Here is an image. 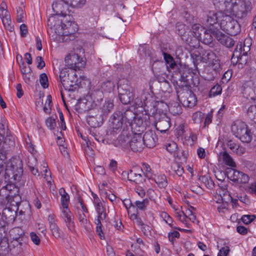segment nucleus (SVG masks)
<instances>
[{
    "instance_id": "f257e3e1",
    "label": "nucleus",
    "mask_w": 256,
    "mask_h": 256,
    "mask_svg": "<svg viewBox=\"0 0 256 256\" xmlns=\"http://www.w3.org/2000/svg\"><path fill=\"white\" fill-rule=\"evenodd\" d=\"M112 128L118 130L122 127L124 128L130 126L134 132L140 133L142 132L146 126V122L144 120H146V116H138L130 109L125 110H116L112 117Z\"/></svg>"
},
{
    "instance_id": "f03ea898",
    "label": "nucleus",
    "mask_w": 256,
    "mask_h": 256,
    "mask_svg": "<svg viewBox=\"0 0 256 256\" xmlns=\"http://www.w3.org/2000/svg\"><path fill=\"white\" fill-rule=\"evenodd\" d=\"M214 5L238 18H244L251 10V3L246 0H212Z\"/></svg>"
},
{
    "instance_id": "7ed1b4c3",
    "label": "nucleus",
    "mask_w": 256,
    "mask_h": 256,
    "mask_svg": "<svg viewBox=\"0 0 256 256\" xmlns=\"http://www.w3.org/2000/svg\"><path fill=\"white\" fill-rule=\"evenodd\" d=\"M23 174V164L19 157H13L8 162L5 169V178L18 182Z\"/></svg>"
},
{
    "instance_id": "20e7f679",
    "label": "nucleus",
    "mask_w": 256,
    "mask_h": 256,
    "mask_svg": "<svg viewBox=\"0 0 256 256\" xmlns=\"http://www.w3.org/2000/svg\"><path fill=\"white\" fill-rule=\"evenodd\" d=\"M10 180L12 179L8 180L4 178V181L7 184L0 189V196L4 198L8 203L12 204L14 202L17 204L20 198L18 194L19 188L16 186L17 182H12Z\"/></svg>"
},
{
    "instance_id": "39448f33",
    "label": "nucleus",
    "mask_w": 256,
    "mask_h": 256,
    "mask_svg": "<svg viewBox=\"0 0 256 256\" xmlns=\"http://www.w3.org/2000/svg\"><path fill=\"white\" fill-rule=\"evenodd\" d=\"M232 132L242 142L248 143L252 140L250 130L245 122L238 120L234 122L231 126Z\"/></svg>"
},
{
    "instance_id": "423d86ee",
    "label": "nucleus",
    "mask_w": 256,
    "mask_h": 256,
    "mask_svg": "<svg viewBox=\"0 0 256 256\" xmlns=\"http://www.w3.org/2000/svg\"><path fill=\"white\" fill-rule=\"evenodd\" d=\"M186 65H180L178 70H174L172 78L179 86H184L182 82L189 83V80H192L194 72L192 70L189 68Z\"/></svg>"
},
{
    "instance_id": "0eeeda50",
    "label": "nucleus",
    "mask_w": 256,
    "mask_h": 256,
    "mask_svg": "<svg viewBox=\"0 0 256 256\" xmlns=\"http://www.w3.org/2000/svg\"><path fill=\"white\" fill-rule=\"evenodd\" d=\"M118 89L120 102L124 104H131V102L134 100V89L128 82L125 80L123 84L118 83Z\"/></svg>"
},
{
    "instance_id": "6e6552de",
    "label": "nucleus",
    "mask_w": 256,
    "mask_h": 256,
    "mask_svg": "<svg viewBox=\"0 0 256 256\" xmlns=\"http://www.w3.org/2000/svg\"><path fill=\"white\" fill-rule=\"evenodd\" d=\"M220 24L221 28L231 36H236L240 32V26L238 21L230 16H224Z\"/></svg>"
},
{
    "instance_id": "1a4fd4ad",
    "label": "nucleus",
    "mask_w": 256,
    "mask_h": 256,
    "mask_svg": "<svg viewBox=\"0 0 256 256\" xmlns=\"http://www.w3.org/2000/svg\"><path fill=\"white\" fill-rule=\"evenodd\" d=\"M184 86L185 90L178 92V98L184 106L191 108L196 104V98L187 88L186 84Z\"/></svg>"
},
{
    "instance_id": "9d476101",
    "label": "nucleus",
    "mask_w": 256,
    "mask_h": 256,
    "mask_svg": "<svg viewBox=\"0 0 256 256\" xmlns=\"http://www.w3.org/2000/svg\"><path fill=\"white\" fill-rule=\"evenodd\" d=\"M97 202L98 200L96 202V204H94L98 214L96 218L94 220V223L96 225V232L102 238V237H104V234L102 228V222L106 220L107 217V214L106 212V208L103 206L102 202Z\"/></svg>"
},
{
    "instance_id": "9b49d317",
    "label": "nucleus",
    "mask_w": 256,
    "mask_h": 256,
    "mask_svg": "<svg viewBox=\"0 0 256 256\" xmlns=\"http://www.w3.org/2000/svg\"><path fill=\"white\" fill-rule=\"evenodd\" d=\"M152 98L150 96L148 92L143 93L141 95V98L137 97L135 100L134 99L131 102L132 106L135 108H146L147 110H148V108L152 106H155L157 104H160V102H154L152 101ZM161 104H162L161 102Z\"/></svg>"
},
{
    "instance_id": "f8f14e48",
    "label": "nucleus",
    "mask_w": 256,
    "mask_h": 256,
    "mask_svg": "<svg viewBox=\"0 0 256 256\" xmlns=\"http://www.w3.org/2000/svg\"><path fill=\"white\" fill-rule=\"evenodd\" d=\"M65 63L68 68L75 71L83 68L86 64V62L83 58L75 53L68 55L65 58Z\"/></svg>"
},
{
    "instance_id": "ddd939ff",
    "label": "nucleus",
    "mask_w": 256,
    "mask_h": 256,
    "mask_svg": "<svg viewBox=\"0 0 256 256\" xmlns=\"http://www.w3.org/2000/svg\"><path fill=\"white\" fill-rule=\"evenodd\" d=\"M210 36L212 38H216L222 44L228 48L232 47L234 44V41L230 36L222 34L218 28H210Z\"/></svg>"
},
{
    "instance_id": "4468645a",
    "label": "nucleus",
    "mask_w": 256,
    "mask_h": 256,
    "mask_svg": "<svg viewBox=\"0 0 256 256\" xmlns=\"http://www.w3.org/2000/svg\"><path fill=\"white\" fill-rule=\"evenodd\" d=\"M252 82L248 80L242 82L239 88L243 97L248 100H255V91L252 88Z\"/></svg>"
},
{
    "instance_id": "2eb2a0df",
    "label": "nucleus",
    "mask_w": 256,
    "mask_h": 256,
    "mask_svg": "<svg viewBox=\"0 0 256 256\" xmlns=\"http://www.w3.org/2000/svg\"><path fill=\"white\" fill-rule=\"evenodd\" d=\"M128 146L134 152H140L144 148L142 134L134 132V136L128 142Z\"/></svg>"
},
{
    "instance_id": "dca6fc26",
    "label": "nucleus",
    "mask_w": 256,
    "mask_h": 256,
    "mask_svg": "<svg viewBox=\"0 0 256 256\" xmlns=\"http://www.w3.org/2000/svg\"><path fill=\"white\" fill-rule=\"evenodd\" d=\"M60 216L64 222L69 231L72 232L74 229V216L68 208H62Z\"/></svg>"
},
{
    "instance_id": "f3484780",
    "label": "nucleus",
    "mask_w": 256,
    "mask_h": 256,
    "mask_svg": "<svg viewBox=\"0 0 256 256\" xmlns=\"http://www.w3.org/2000/svg\"><path fill=\"white\" fill-rule=\"evenodd\" d=\"M211 68L212 69L213 71L212 72V76L210 78V79L212 80L219 74L220 63V60L216 54L212 52H209V71Z\"/></svg>"
},
{
    "instance_id": "a211bd4d",
    "label": "nucleus",
    "mask_w": 256,
    "mask_h": 256,
    "mask_svg": "<svg viewBox=\"0 0 256 256\" xmlns=\"http://www.w3.org/2000/svg\"><path fill=\"white\" fill-rule=\"evenodd\" d=\"M231 172H229L228 177L230 180L238 184H246L248 182L250 178L248 176L242 172L232 170Z\"/></svg>"
},
{
    "instance_id": "6ab92c4d",
    "label": "nucleus",
    "mask_w": 256,
    "mask_h": 256,
    "mask_svg": "<svg viewBox=\"0 0 256 256\" xmlns=\"http://www.w3.org/2000/svg\"><path fill=\"white\" fill-rule=\"evenodd\" d=\"M224 16L222 12H209V30L210 28H218V27H220V22ZM210 33V31L209 30Z\"/></svg>"
},
{
    "instance_id": "aec40b11",
    "label": "nucleus",
    "mask_w": 256,
    "mask_h": 256,
    "mask_svg": "<svg viewBox=\"0 0 256 256\" xmlns=\"http://www.w3.org/2000/svg\"><path fill=\"white\" fill-rule=\"evenodd\" d=\"M50 229L52 235L56 238H60L62 232L56 224V216L54 214H49L48 218Z\"/></svg>"
},
{
    "instance_id": "412c9836",
    "label": "nucleus",
    "mask_w": 256,
    "mask_h": 256,
    "mask_svg": "<svg viewBox=\"0 0 256 256\" xmlns=\"http://www.w3.org/2000/svg\"><path fill=\"white\" fill-rule=\"evenodd\" d=\"M74 76H75L74 80H70V73H68V70L67 68H62L60 72V79L62 84L64 88L66 90L68 88L69 86H72V84H69V82L70 81L72 83L74 80H76V72H74Z\"/></svg>"
},
{
    "instance_id": "4be33fe9",
    "label": "nucleus",
    "mask_w": 256,
    "mask_h": 256,
    "mask_svg": "<svg viewBox=\"0 0 256 256\" xmlns=\"http://www.w3.org/2000/svg\"><path fill=\"white\" fill-rule=\"evenodd\" d=\"M142 140L144 145V144L148 148H152L155 146L158 138L153 131L148 130L142 136Z\"/></svg>"
},
{
    "instance_id": "5701e85b",
    "label": "nucleus",
    "mask_w": 256,
    "mask_h": 256,
    "mask_svg": "<svg viewBox=\"0 0 256 256\" xmlns=\"http://www.w3.org/2000/svg\"><path fill=\"white\" fill-rule=\"evenodd\" d=\"M155 126L160 132H166L170 126V118L166 114H162L156 122Z\"/></svg>"
},
{
    "instance_id": "b1692460",
    "label": "nucleus",
    "mask_w": 256,
    "mask_h": 256,
    "mask_svg": "<svg viewBox=\"0 0 256 256\" xmlns=\"http://www.w3.org/2000/svg\"><path fill=\"white\" fill-rule=\"evenodd\" d=\"M115 88V84L110 80H106L103 82L101 85L102 91H97L92 94V95L100 96V100H102V92H113Z\"/></svg>"
},
{
    "instance_id": "393cba45",
    "label": "nucleus",
    "mask_w": 256,
    "mask_h": 256,
    "mask_svg": "<svg viewBox=\"0 0 256 256\" xmlns=\"http://www.w3.org/2000/svg\"><path fill=\"white\" fill-rule=\"evenodd\" d=\"M122 176H126L128 180L135 182L136 183L142 182L144 180L142 176L140 174H136L135 170H130L128 172H123Z\"/></svg>"
},
{
    "instance_id": "a878e982",
    "label": "nucleus",
    "mask_w": 256,
    "mask_h": 256,
    "mask_svg": "<svg viewBox=\"0 0 256 256\" xmlns=\"http://www.w3.org/2000/svg\"><path fill=\"white\" fill-rule=\"evenodd\" d=\"M16 216V212L10 208H4L2 213V218H4L5 220L8 222H14Z\"/></svg>"
},
{
    "instance_id": "bb28decb",
    "label": "nucleus",
    "mask_w": 256,
    "mask_h": 256,
    "mask_svg": "<svg viewBox=\"0 0 256 256\" xmlns=\"http://www.w3.org/2000/svg\"><path fill=\"white\" fill-rule=\"evenodd\" d=\"M164 59L166 61V68L168 69L169 71L170 70L169 68L172 70H178V68H179L180 66H178L176 62L174 61V58L171 56L170 54L164 52Z\"/></svg>"
},
{
    "instance_id": "cd10ccee",
    "label": "nucleus",
    "mask_w": 256,
    "mask_h": 256,
    "mask_svg": "<svg viewBox=\"0 0 256 256\" xmlns=\"http://www.w3.org/2000/svg\"><path fill=\"white\" fill-rule=\"evenodd\" d=\"M101 116L96 114V116H88L87 118L88 124L92 128H96L100 126L102 124Z\"/></svg>"
},
{
    "instance_id": "c85d7f7f",
    "label": "nucleus",
    "mask_w": 256,
    "mask_h": 256,
    "mask_svg": "<svg viewBox=\"0 0 256 256\" xmlns=\"http://www.w3.org/2000/svg\"><path fill=\"white\" fill-rule=\"evenodd\" d=\"M192 32L193 34V36L195 38L202 39V32H204V35L206 34V30H204V28H202L199 24H194L192 26Z\"/></svg>"
},
{
    "instance_id": "c756f323",
    "label": "nucleus",
    "mask_w": 256,
    "mask_h": 256,
    "mask_svg": "<svg viewBox=\"0 0 256 256\" xmlns=\"http://www.w3.org/2000/svg\"><path fill=\"white\" fill-rule=\"evenodd\" d=\"M197 140V136L196 134L192 133L186 134L184 138V144L187 146H192L196 142Z\"/></svg>"
},
{
    "instance_id": "7c9ffc66",
    "label": "nucleus",
    "mask_w": 256,
    "mask_h": 256,
    "mask_svg": "<svg viewBox=\"0 0 256 256\" xmlns=\"http://www.w3.org/2000/svg\"><path fill=\"white\" fill-rule=\"evenodd\" d=\"M233 56H236L238 60L241 61L242 60V58L243 56H244L243 55V46H242V42H239L234 52Z\"/></svg>"
},
{
    "instance_id": "2f4dec72",
    "label": "nucleus",
    "mask_w": 256,
    "mask_h": 256,
    "mask_svg": "<svg viewBox=\"0 0 256 256\" xmlns=\"http://www.w3.org/2000/svg\"><path fill=\"white\" fill-rule=\"evenodd\" d=\"M222 158L224 162L226 165L233 168L236 166V164L234 160L226 152H223Z\"/></svg>"
},
{
    "instance_id": "473e14b6",
    "label": "nucleus",
    "mask_w": 256,
    "mask_h": 256,
    "mask_svg": "<svg viewBox=\"0 0 256 256\" xmlns=\"http://www.w3.org/2000/svg\"><path fill=\"white\" fill-rule=\"evenodd\" d=\"M113 108V102L110 99L106 100H105V102L102 106V112L104 114L107 115L111 111Z\"/></svg>"
},
{
    "instance_id": "72a5a7b5",
    "label": "nucleus",
    "mask_w": 256,
    "mask_h": 256,
    "mask_svg": "<svg viewBox=\"0 0 256 256\" xmlns=\"http://www.w3.org/2000/svg\"><path fill=\"white\" fill-rule=\"evenodd\" d=\"M194 208L190 206V208H187L185 212L182 211V213L184 215L183 219L188 218L190 221L194 222L196 220V216L192 212V210H194Z\"/></svg>"
},
{
    "instance_id": "f704fd0d",
    "label": "nucleus",
    "mask_w": 256,
    "mask_h": 256,
    "mask_svg": "<svg viewBox=\"0 0 256 256\" xmlns=\"http://www.w3.org/2000/svg\"><path fill=\"white\" fill-rule=\"evenodd\" d=\"M154 181L160 188H164L167 186L168 182L164 174L156 176L154 178Z\"/></svg>"
},
{
    "instance_id": "c9c22d12",
    "label": "nucleus",
    "mask_w": 256,
    "mask_h": 256,
    "mask_svg": "<svg viewBox=\"0 0 256 256\" xmlns=\"http://www.w3.org/2000/svg\"><path fill=\"white\" fill-rule=\"evenodd\" d=\"M149 202L148 199L145 198L142 201L136 200L134 202V205L138 210L144 211L146 210Z\"/></svg>"
},
{
    "instance_id": "e433bc0d",
    "label": "nucleus",
    "mask_w": 256,
    "mask_h": 256,
    "mask_svg": "<svg viewBox=\"0 0 256 256\" xmlns=\"http://www.w3.org/2000/svg\"><path fill=\"white\" fill-rule=\"evenodd\" d=\"M169 110L174 115L180 114L182 113L181 106L178 102L171 104L168 106Z\"/></svg>"
},
{
    "instance_id": "4c0bfd02",
    "label": "nucleus",
    "mask_w": 256,
    "mask_h": 256,
    "mask_svg": "<svg viewBox=\"0 0 256 256\" xmlns=\"http://www.w3.org/2000/svg\"><path fill=\"white\" fill-rule=\"evenodd\" d=\"M10 134L8 128H5L4 124L0 123V138L6 141L8 138L10 139Z\"/></svg>"
},
{
    "instance_id": "58836bf2",
    "label": "nucleus",
    "mask_w": 256,
    "mask_h": 256,
    "mask_svg": "<svg viewBox=\"0 0 256 256\" xmlns=\"http://www.w3.org/2000/svg\"><path fill=\"white\" fill-rule=\"evenodd\" d=\"M1 19L5 28L10 32H12L14 28L13 26L12 25L10 15H6V17L2 18Z\"/></svg>"
},
{
    "instance_id": "ea45409f",
    "label": "nucleus",
    "mask_w": 256,
    "mask_h": 256,
    "mask_svg": "<svg viewBox=\"0 0 256 256\" xmlns=\"http://www.w3.org/2000/svg\"><path fill=\"white\" fill-rule=\"evenodd\" d=\"M252 45V40L250 38H246L242 42V46H243V55L246 57L248 52L250 50V46Z\"/></svg>"
},
{
    "instance_id": "a19ab883",
    "label": "nucleus",
    "mask_w": 256,
    "mask_h": 256,
    "mask_svg": "<svg viewBox=\"0 0 256 256\" xmlns=\"http://www.w3.org/2000/svg\"><path fill=\"white\" fill-rule=\"evenodd\" d=\"M247 115L250 120L256 123V105H252L248 108Z\"/></svg>"
},
{
    "instance_id": "79ce46f5",
    "label": "nucleus",
    "mask_w": 256,
    "mask_h": 256,
    "mask_svg": "<svg viewBox=\"0 0 256 256\" xmlns=\"http://www.w3.org/2000/svg\"><path fill=\"white\" fill-rule=\"evenodd\" d=\"M222 88L220 84H216L212 87L209 91V98L215 96L220 94L222 92Z\"/></svg>"
},
{
    "instance_id": "37998d69",
    "label": "nucleus",
    "mask_w": 256,
    "mask_h": 256,
    "mask_svg": "<svg viewBox=\"0 0 256 256\" xmlns=\"http://www.w3.org/2000/svg\"><path fill=\"white\" fill-rule=\"evenodd\" d=\"M186 26L184 24H179L176 26V32L178 34L182 37V38L183 40H184L187 42L190 43V42L188 40V38H185L184 34L186 33Z\"/></svg>"
},
{
    "instance_id": "c03bdc74",
    "label": "nucleus",
    "mask_w": 256,
    "mask_h": 256,
    "mask_svg": "<svg viewBox=\"0 0 256 256\" xmlns=\"http://www.w3.org/2000/svg\"><path fill=\"white\" fill-rule=\"evenodd\" d=\"M86 2V0H68L67 3L73 8H80L85 4Z\"/></svg>"
},
{
    "instance_id": "a18cd8bd",
    "label": "nucleus",
    "mask_w": 256,
    "mask_h": 256,
    "mask_svg": "<svg viewBox=\"0 0 256 256\" xmlns=\"http://www.w3.org/2000/svg\"><path fill=\"white\" fill-rule=\"evenodd\" d=\"M174 172L175 174L178 175V176H181L184 173V170L183 167L178 163L174 164L172 166Z\"/></svg>"
},
{
    "instance_id": "49530a36",
    "label": "nucleus",
    "mask_w": 256,
    "mask_h": 256,
    "mask_svg": "<svg viewBox=\"0 0 256 256\" xmlns=\"http://www.w3.org/2000/svg\"><path fill=\"white\" fill-rule=\"evenodd\" d=\"M52 102V96L50 95H48L45 102L44 106L43 108V110L46 113H50L51 110Z\"/></svg>"
},
{
    "instance_id": "de8ad7c7",
    "label": "nucleus",
    "mask_w": 256,
    "mask_h": 256,
    "mask_svg": "<svg viewBox=\"0 0 256 256\" xmlns=\"http://www.w3.org/2000/svg\"><path fill=\"white\" fill-rule=\"evenodd\" d=\"M26 164L29 168L36 167L37 164L36 158L34 155L28 156L26 160Z\"/></svg>"
},
{
    "instance_id": "09e8293b",
    "label": "nucleus",
    "mask_w": 256,
    "mask_h": 256,
    "mask_svg": "<svg viewBox=\"0 0 256 256\" xmlns=\"http://www.w3.org/2000/svg\"><path fill=\"white\" fill-rule=\"evenodd\" d=\"M62 4L60 3L56 2L52 4V9L54 12H56V15L61 16L64 17H66V13L63 12L62 11L59 12L56 9L61 8L62 7Z\"/></svg>"
},
{
    "instance_id": "8fccbe9b",
    "label": "nucleus",
    "mask_w": 256,
    "mask_h": 256,
    "mask_svg": "<svg viewBox=\"0 0 256 256\" xmlns=\"http://www.w3.org/2000/svg\"><path fill=\"white\" fill-rule=\"evenodd\" d=\"M256 218V216L254 214H247L244 215L242 217L241 220L244 224H248L252 222Z\"/></svg>"
},
{
    "instance_id": "3c124183",
    "label": "nucleus",
    "mask_w": 256,
    "mask_h": 256,
    "mask_svg": "<svg viewBox=\"0 0 256 256\" xmlns=\"http://www.w3.org/2000/svg\"><path fill=\"white\" fill-rule=\"evenodd\" d=\"M40 82L41 86L44 88H47L48 86V78L45 73L40 74Z\"/></svg>"
},
{
    "instance_id": "603ef678",
    "label": "nucleus",
    "mask_w": 256,
    "mask_h": 256,
    "mask_svg": "<svg viewBox=\"0 0 256 256\" xmlns=\"http://www.w3.org/2000/svg\"><path fill=\"white\" fill-rule=\"evenodd\" d=\"M60 202L62 208H68L70 202V196L68 194H65V196H61Z\"/></svg>"
},
{
    "instance_id": "864d4df0",
    "label": "nucleus",
    "mask_w": 256,
    "mask_h": 256,
    "mask_svg": "<svg viewBox=\"0 0 256 256\" xmlns=\"http://www.w3.org/2000/svg\"><path fill=\"white\" fill-rule=\"evenodd\" d=\"M46 124L48 128L50 130L54 129L56 126V122L55 118L50 117L48 118L46 120Z\"/></svg>"
},
{
    "instance_id": "5fc2aeb1",
    "label": "nucleus",
    "mask_w": 256,
    "mask_h": 256,
    "mask_svg": "<svg viewBox=\"0 0 256 256\" xmlns=\"http://www.w3.org/2000/svg\"><path fill=\"white\" fill-rule=\"evenodd\" d=\"M21 58V61L22 62L20 64V68L21 72L23 74H31V68L30 66H26V65H24V62L22 60V58L20 56Z\"/></svg>"
},
{
    "instance_id": "6e6d98bb",
    "label": "nucleus",
    "mask_w": 256,
    "mask_h": 256,
    "mask_svg": "<svg viewBox=\"0 0 256 256\" xmlns=\"http://www.w3.org/2000/svg\"><path fill=\"white\" fill-rule=\"evenodd\" d=\"M143 170H144V175L145 177L148 178H150L152 177V172H151V168L149 165L148 164H143Z\"/></svg>"
},
{
    "instance_id": "4d7b16f0",
    "label": "nucleus",
    "mask_w": 256,
    "mask_h": 256,
    "mask_svg": "<svg viewBox=\"0 0 256 256\" xmlns=\"http://www.w3.org/2000/svg\"><path fill=\"white\" fill-rule=\"evenodd\" d=\"M24 18V12L20 7L16 8V21L18 22H21L23 21Z\"/></svg>"
},
{
    "instance_id": "13d9d810",
    "label": "nucleus",
    "mask_w": 256,
    "mask_h": 256,
    "mask_svg": "<svg viewBox=\"0 0 256 256\" xmlns=\"http://www.w3.org/2000/svg\"><path fill=\"white\" fill-rule=\"evenodd\" d=\"M161 216L163 218L164 220L168 224L170 227L172 226V218L166 212H163L161 214Z\"/></svg>"
},
{
    "instance_id": "bf43d9fd",
    "label": "nucleus",
    "mask_w": 256,
    "mask_h": 256,
    "mask_svg": "<svg viewBox=\"0 0 256 256\" xmlns=\"http://www.w3.org/2000/svg\"><path fill=\"white\" fill-rule=\"evenodd\" d=\"M156 78L157 80L159 82H167L168 83V82L167 80V78L168 77V75L166 73H162L161 74H157L155 75Z\"/></svg>"
},
{
    "instance_id": "052dcab7",
    "label": "nucleus",
    "mask_w": 256,
    "mask_h": 256,
    "mask_svg": "<svg viewBox=\"0 0 256 256\" xmlns=\"http://www.w3.org/2000/svg\"><path fill=\"white\" fill-rule=\"evenodd\" d=\"M232 76V70H228L222 76V80L224 82H228L231 78Z\"/></svg>"
},
{
    "instance_id": "680f3d73",
    "label": "nucleus",
    "mask_w": 256,
    "mask_h": 256,
    "mask_svg": "<svg viewBox=\"0 0 256 256\" xmlns=\"http://www.w3.org/2000/svg\"><path fill=\"white\" fill-rule=\"evenodd\" d=\"M30 238L32 242L36 245H39L40 244V238L35 232H32L30 234Z\"/></svg>"
},
{
    "instance_id": "e2e57ef3",
    "label": "nucleus",
    "mask_w": 256,
    "mask_h": 256,
    "mask_svg": "<svg viewBox=\"0 0 256 256\" xmlns=\"http://www.w3.org/2000/svg\"><path fill=\"white\" fill-rule=\"evenodd\" d=\"M6 4H2L0 7V18H4L6 16V15H10L8 11L4 8Z\"/></svg>"
},
{
    "instance_id": "0e129e2a",
    "label": "nucleus",
    "mask_w": 256,
    "mask_h": 256,
    "mask_svg": "<svg viewBox=\"0 0 256 256\" xmlns=\"http://www.w3.org/2000/svg\"><path fill=\"white\" fill-rule=\"evenodd\" d=\"M37 67L39 69H42L45 66V62L42 56H38L36 58Z\"/></svg>"
},
{
    "instance_id": "69168bd1",
    "label": "nucleus",
    "mask_w": 256,
    "mask_h": 256,
    "mask_svg": "<svg viewBox=\"0 0 256 256\" xmlns=\"http://www.w3.org/2000/svg\"><path fill=\"white\" fill-rule=\"evenodd\" d=\"M230 251L229 247L225 246L222 248L218 254V256H227Z\"/></svg>"
},
{
    "instance_id": "338daca9",
    "label": "nucleus",
    "mask_w": 256,
    "mask_h": 256,
    "mask_svg": "<svg viewBox=\"0 0 256 256\" xmlns=\"http://www.w3.org/2000/svg\"><path fill=\"white\" fill-rule=\"evenodd\" d=\"M236 231L238 233L242 235H246L248 234L249 230L244 226H239L236 228Z\"/></svg>"
},
{
    "instance_id": "774afa93",
    "label": "nucleus",
    "mask_w": 256,
    "mask_h": 256,
    "mask_svg": "<svg viewBox=\"0 0 256 256\" xmlns=\"http://www.w3.org/2000/svg\"><path fill=\"white\" fill-rule=\"evenodd\" d=\"M177 148L176 144L175 142H172V144H168L166 146V149L167 151L170 153L174 152Z\"/></svg>"
}]
</instances>
